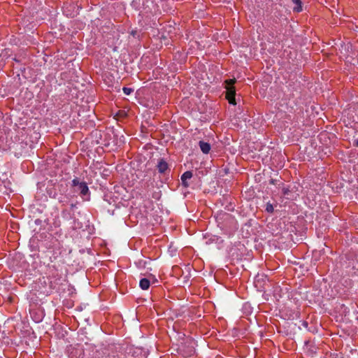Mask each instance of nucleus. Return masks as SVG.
Segmentation results:
<instances>
[{
  "instance_id": "f257e3e1",
  "label": "nucleus",
  "mask_w": 358,
  "mask_h": 358,
  "mask_svg": "<svg viewBox=\"0 0 358 358\" xmlns=\"http://www.w3.org/2000/svg\"><path fill=\"white\" fill-rule=\"evenodd\" d=\"M236 80L235 79H229L225 80L226 83V98L229 101V103L236 105V90L234 87V84L235 83Z\"/></svg>"
},
{
  "instance_id": "f03ea898",
  "label": "nucleus",
  "mask_w": 358,
  "mask_h": 358,
  "mask_svg": "<svg viewBox=\"0 0 358 358\" xmlns=\"http://www.w3.org/2000/svg\"><path fill=\"white\" fill-rule=\"evenodd\" d=\"M192 173L189 171H185L181 176L182 185L185 187H189V184L187 182V180L192 178Z\"/></svg>"
},
{
  "instance_id": "7ed1b4c3",
  "label": "nucleus",
  "mask_w": 358,
  "mask_h": 358,
  "mask_svg": "<svg viewBox=\"0 0 358 358\" xmlns=\"http://www.w3.org/2000/svg\"><path fill=\"white\" fill-rule=\"evenodd\" d=\"M157 169L159 172L161 173H164L165 171L168 169V164L164 159H159L157 164Z\"/></svg>"
},
{
  "instance_id": "20e7f679",
  "label": "nucleus",
  "mask_w": 358,
  "mask_h": 358,
  "mask_svg": "<svg viewBox=\"0 0 358 358\" xmlns=\"http://www.w3.org/2000/svg\"><path fill=\"white\" fill-rule=\"evenodd\" d=\"M78 190L80 191V193L85 196L89 193V189L87 185V183L85 182H82L80 184H79V186L78 187Z\"/></svg>"
},
{
  "instance_id": "39448f33",
  "label": "nucleus",
  "mask_w": 358,
  "mask_h": 358,
  "mask_svg": "<svg viewBox=\"0 0 358 358\" xmlns=\"http://www.w3.org/2000/svg\"><path fill=\"white\" fill-rule=\"evenodd\" d=\"M199 147H200L201 151L203 153L207 154L209 152V151L210 150V145L208 143L200 141L199 143Z\"/></svg>"
},
{
  "instance_id": "423d86ee",
  "label": "nucleus",
  "mask_w": 358,
  "mask_h": 358,
  "mask_svg": "<svg viewBox=\"0 0 358 358\" xmlns=\"http://www.w3.org/2000/svg\"><path fill=\"white\" fill-rule=\"evenodd\" d=\"M139 285L142 289L146 290L149 288L150 285V282L148 278H142L140 280Z\"/></svg>"
},
{
  "instance_id": "0eeeda50",
  "label": "nucleus",
  "mask_w": 358,
  "mask_h": 358,
  "mask_svg": "<svg viewBox=\"0 0 358 358\" xmlns=\"http://www.w3.org/2000/svg\"><path fill=\"white\" fill-rule=\"evenodd\" d=\"M292 1L294 4L297 5L296 7L294 8V10H295L296 12H300L302 10L301 0H292Z\"/></svg>"
},
{
  "instance_id": "6e6552de",
  "label": "nucleus",
  "mask_w": 358,
  "mask_h": 358,
  "mask_svg": "<svg viewBox=\"0 0 358 358\" xmlns=\"http://www.w3.org/2000/svg\"><path fill=\"white\" fill-rule=\"evenodd\" d=\"M266 210L268 213H273V206L271 203H268L266 204Z\"/></svg>"
},
{
  "instance_id": "1a4fd4ad",
  "label": "nucleus",
  "mask_w": 358,
  "mask_h": 358,
  "mask_svg": "<svg viewBox=\"0 0 358 358\" xmlns=\"http://www.w3.org/2000/svg\"><path fill=\"white\" fill-rule=\"evenodd\" d=\"M122 90H123L124 93L127 95L130 94L133 92L132 89L126 87H123Z\"/></svg>"
},
{
  "instance_id": "9d476101",
  "label": "nucleus",
  "mask_w": 358,
  "mask_h": 358,
  "mask_svg": "<svg viewBox=\"0 0 358 358\" xmlns=\"http://www.w3.org/2000/svg\"><path fill=\"white\" fill-rule=\"evenodd\" d=\"M72 183L73 186L78 187L79 184H80L81 182H79L78 178H75L73 180Z\"/></svg>"
},
{
  "instance_id": "9b49d317",
  "label": "nucleus",
  "mask_w": 358,
  "mask_h": 358,
  "mask_svg": "<svg viewBox=\"0 0 358 358\" xmlns=\"http://www.w3.org/2000/svg\"><path fill=\"white\" fill-rule=\"evenodd\" d=\"M134 36H135L137 34V31H132L131 33Z\"/></svg>"
},
{
  "instance_id": "f8f14e48",
  "label": "nucleus",
  "mask_w": 358,
  "mask_h": 358,
  "mask_svg": "<svg viewBox=\"0 0 358 358\" xmlns=\"http://www.w3.org/2000/svg\"><path fill=\"white\" fill-rule=\"evenodd\" d=\"M302 325H303L304 327H307V326H308V323H307L306 322H303L302 323Z\"/></svg>"
},
{
  "instance_id": "ddd939ff",
  "label": "nucleus",
  "mask_w": 358,
  "mask_h": 358,
  "mask_svg": "<svg viewBox=\"0 0 358 358\" xmlns=\"http://www.w3.org/2000/svg\"><path fill=\"white\" fill-rule=\"evenodd\" d=\"M355 145L357 147H358V140H356V141H355Z\"/></svg>"
},
{
  "instance_id": "4468645a",
  "label": "nucleus",
  "mask_w": 358,
  "mask_h": 358,
  "mask_svg": "<svg viewBox=\"0 0 358 358\" xmlns=\"http://www.w3.org/2000/svg\"><path fill=\"white\" fill-rule=\"evenodd\" d=\"M304 343H305V345H308V341H304Z\"/></svg>"
},
{
  "instance_id": "2eb2a0df",
  "label": "nucleus",
  "mask_w": 358,
  "mask_h": 358,
  "mask_svg": "<svg viewBox=\"0 0 358 358\" xmlns=\"http://www.w3.org/2000/svg\"><path fill=\"white\" fill-rule=\"evenodd\" d=\"M310 331V333H312V334H315V330H313V331Z\"/></svg>"
},
{
  "instance_id": "dca6fc26",
  "label": "nucleus",
  "mask_w": 358,
  "mask_h": 358,
  "mask_svg": "<svg viewBox=\"0 0 358 358\" xmlns=\"http://www.w3.org/2000/svg\"><path fill=\"white\" fill-rule=\"evenodd\" d=\"M38 221H39L38 220H36V223H38Z\"/></svg>"
},
{
  "instance_id": "f3484780",
  "label": "nucleus",
  "mask_w": 358,
  "mask_h": 358,
  "mask_svg": "<svg viewBox=\"0 0 358 358\" xmlns=\"http://www.w3.org/2000/svg\"><path fill=\"white\" fill-rule=\"evenodd\" d=\"M38 221H39L38 220H36V223H38Z\"/></svg>"
}]
</instances>
